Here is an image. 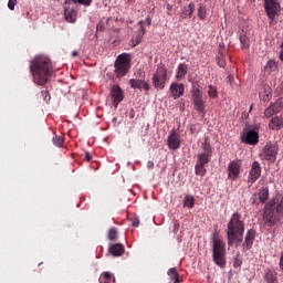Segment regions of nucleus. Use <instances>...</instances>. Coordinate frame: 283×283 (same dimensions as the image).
<instances>
[{
  "label": "nucleus",
  "mask_w": 283,
  "mask_h": 283,
  "mask_svg": "<svg viewBox=\"0 0 283 283\" xmlns=\"http://www.w3.org/2000/svg\"><path fill=\"white\" fill-rule=\"evenodd\" d=\"M72 56H78V51H73Z\"/></svg>",
  "instance_id": "864d4df0"
},
{
  "label": "nucleus",
  "mask_w": 283,
  "mask_h": 283,
  "mask_svg": "<svg viewBox=\"0 0 283 283\" xmlns=\"http://www.w3.org/2000/svg\"><path fill=\"white\" fill-rule=\"evenodd\" d=\"M275 209L279 212L280 216H283V195L281 196L280 199H277Z\"/></svg>",
  "instance_id": "f704fd0d"
},
{
  "label": "nucleus",
  "mask_w": 283,
  "mask_h": 283,
  "mask_svg": "<svg viewBox=\"0 0 283 283\" xmlns=\"http://www.w3.org/2000/svg\"><path fill=\"white\" fill-rule=\"evenodd\" d=\"M171 96L176 99L180 98L185 94V84L171 83L169 87Z\"/></svg>",
  "instance_id": "aec40b11"
},
{
  "label": "nucleus",
  "mask_w": 283,
  "mask_h": 283,
  "mask_svg": "<svg viewBox=\"0 0 283 283\" xmlns=\"http://www.w3.org/2000/svg\"><path fill=\"white\" fill-rule=\"evenodd\" d=\"M140 220L138 218L133 219L132 227H139Z\"/></svg>",
  "instance_id": "a18cd8bd"
},
{
  "label": "nucleus",
  "mask_w": 283,
  "mask_h": 283,
  "mask_svg": "<svg viewBox=\"0 0 283 283\" xmlns=\"http://www.w3.org/2000/svg\"><path fill=\"white\" fill-rule=\"evenodd\" d=\"M263 277L266 283H277V272L275 270H266Z\"/></svg>",
  "instance_id": "393cba45"
},
{
  "label": "nucleus",
  "mask_w": 283,
  "mask_h": 283,
  "mask_svg": "<svg viewBox=\"0 0 283 283\" xmlns=\"http://www.w3.org/2000/svg\"><path fill=\"white\" fill-rule=\"evenodd\" d=\"M277 151H280L277 144L268 143L263 147L260 158L263 160H269V163H275V160H277Z\"/></svg>",
  "instance_id": "9b49d317"
},
{
  "label": "nucleus",
  "mask_w": 283,
  "mask_h": 283,
  "mask_svg": "<svg viewBox=\"0 0 283 283\" xmlns=\"http://www.w3.org/2000/svg\"><path fill=\"white\" fill-rule=\"evenodd\" d=\"M232 78H233V76H231V75H228V76H227V81H228V83H229L230 85H231Z\"/></svg>",
  "instance_id": "3c124183"
},
{
  "label": "nucleus",
  "mask_w": 283,
  "mask_h": 283,
  "mask_svg": "<svg viewBox=\"0 0 283 283\" xmlns=\"http://www.w3.org/2000/svg\"><path fill=\"white\" fill-rule=\"evenodd\" d=\"M232 262H233V268H234V269H240V266H242V258H240V253H238V254L233 258Z\"/></svg>",
  "instance_id": "c9c22d12"
},
{
  "label": "nucleus",
  "mask_w": 283,
  "mask_h": 283,
  "mask_svg": "<svg viewBox=\"0 0 283 283\" xmlns=\"http://www.w3.org/2000/svg\"><path fill=\"white\" fill-rule=\"evenodd\" d=\"M14 6H17V0H9L8 1L9 10H14Z\"/></svg>",
  "instance_id": "37998d69"
},
{
  "label": "nucleus",
  "mask_w": 283,
  "mask_h": 283,
  "mask_svg": "<svg viewBox=\"0 0 283 283\" xmlns=\"http://www.w3.org/2000/svg\"><path fill=\"white\" fill-rule=\"evenodd\" d=\"M198 17H199L200 21H205V19H207V7H205V4L199 6Z\"/></svg>",
  "instance_id": "2f4dec72"
},
{
  "label": "nucleus",
  "mask_w": 283,
  "mask_h": 283,
  "mask_svg": "<svg viewBox=\"0 0 283 283\" xmlns=\"http://www.w3.org/2000/svg\"><path fill=\"white\" fill-rule=\"evenodd\" d=\"M151 81L155 90H165V85L168 81L167 69H165V66H158L157 71L153 74Z\"/></svg>",
  "instance_id": "9d476101"
},
{
  "label": "nucleus",
  "mask_w": 283,
  "mask_h": 283,
  "mask_svg": "<svg viewBox=\"0 0 283 283\" xmlns=\"http://www.w3.org/2000/svg\"><path fill=\"white\" fill-rule=\"evenodd\" d=\"M52 143L55 147H63V137L54 136Z\"/></svg>",
  "instance_id": "e433bc0d"
},
{
  "label": "nucleus",
  "mask_w": 283,
  "mask_h": 283,
  "mask_svg": "<svg viewBox=\"0 0 283 283\" xmlns=\"http://www.w3.org/2000/svg\"><path fill=\"white\" fill-rule=\"evenodd\" d=\"M280 61H282V63H283V51H281V53H280Z\"/></svg>",
  "instance_id": "5fc2aeb1"
},
{
  "label": "nucleus",
  "mask_w": 283,
  "mask_h": 283,
  "mask_svg": "<svg viewBox=\"0 0 283 283\" xmlns=\"http://www.w3.org/2000/svg\"><path fill=\"white\" fill-rule=\"evenodd\" d=\"M280 212L275 208V203H266L263 212V220L268 227H275L280 220Z\"/></svg>",
  "instance_id": "6e6552de"
},
{
  "label": "nucleus",
  "mask_w": 283,
  "mask_h": 283,
  "mask_svg": "<svg viewBox=\"0 0 283 283\" xmlns=\"http://www.w3.org/2000/svg\"><path fill=\"white\" fill-rule=\"evenodd\" d=\"M283 109V97H279L275 103L270 105L265 111H264V116L265 118H271V116L275 114H280Z\"/></svg>",
  "instance_id": "4468645a"
},
{
  "label": "nucleus",
  "mask_w": 283,
  "mask_h": 283,
  "mask_svg": "<svg viewBox=\"0 0 283 283\" xmlns=\"http://www.w3.org/2000/svg\"><path fill=\"white\" fill-rule=\"evenodd\" d=\"M189 83H191V94H192V96L198 95V94H202V90H200V80H198V77L189 80Z\"/></svg>",
  "instance_id": "a878e982"
},
{
  "label": "nucleus",
  "mask_w": 283,
  "mask_h": 283,
  "mask_svg": "<svg viewBox=\"0 0 283 283\" xmlns=\"http://www.w3.org/2000/svg\"><path fill=\"white\" fill-rule=\"evenodd\" d=\"M218 65L219 67H226L227 63L224 61H222L220 57H218Z\"/></svg>",
  "instance_id": "49530a36"
},
{
  "label": "nucleus",
  "mask_w": 283,
  "mask_h": 283,
  "mask_svg": "<svg viewBox=\"0 0 283 283\" xmlns=\"http://www.w3.org/2000/svg\"><path fill=\"white\" fill-rule=\"evenodd\" d=\"M253 242H255V230L250 229L247 231L244 241L242 243L243 253H245V251H251V249H253Z\"/></svg>",
  "instance_id": "dca6fc26"
},
{
  "label": "nucleus",
  "mask_w": 283,
  "mask_h": 283,
  "mask_svg": "<svg viewBox=\"0 0 283 283\" xmlns=\"http://www.w3.org/2000/svg\"><path fill=\"white\" fill-rule=\"evenodd\" d=\"M253 109V105L250 106V112Z\"/></svg>",
  "instance_id": "4d7b16f0"
},
{
  "label": "nucleus",
  "mask_w": 283,
  "mask_h": 283,
  "mask_svg": "<svg viewBox=\"0 0 283 283\" xmlns=\"http://www.w3.org/2000/svg\"><path fill=\"white\" fill-rule=\"evenodd\" d=\"M180 134L176 130H171L167 138L168 148L172 150L180 149Z\"/></svg>",
  "instance_id": "6ab92c4d"
},
{
  "label": "nucleus",
  "mask_w": 283,
  "mask_h": 283,
  "mask_svg": "<svg viewBox=\"0 0 283 283\" xmlns=\"http://www.w3.org/2000/svg\"><path fill=\"white\" fill-rule=\"evenodd\" d=\"M111 96L113 98V105L114 107H118V104L123 103V99L125 98V95L123 94V88L118 85H113L111 90Z\"/></svg>",
  "instance_id": "f3484780"
},
{
  "label": "nucleus",
  "mask_w": 283,
  "mask_h": 283,
  "mask_svg": "<svg viewBox=\"0 0 283 283\" xmlns=\"http://www.w3.org/2000/svg\"><path fill=\"white\" fill-rule=\"evenodd\" d=\"M240 43H241L242 50H247L251 45V40L247 36V34L241 33L240 34Z\"/></svg>",
  "instance_id": "c756f323"
},
{
  "label": "nucleus",
  "mask_w": 283,
  "mask_h": 283,
  "mask_svg": "<svg viewBox=\"0 0 283 283\" xmlns=\"http://www.w3.org/2000/svg\"><path fill=\"white\" fill-rule=\"evenodd\" d=\"M195 172H196V176H201V177H203V176H206V174H207V169L205 168L203 165H201V164H196V166H195Z\"/></svg>",
  "instance_id": "7c9ffc66"
},
{
  "label": "nucleus",
  "mask_w": 283,
  "mask_h": 283,
  "mask_svg": "<svg viewBox=\"0 0 283 283\" xmlns=\"http://www.w3.org/2000/svg\"><path fill=\"white\" fill-rule=\"evenodd\" d=\"M104 277L106 280L105 283H109L112 282V280H113V283H116V279L114 276L112 277V274L109 272H105Z\"/></svg>",
  "instance_id": "ea45409f"
},
{
  "label": "nucleus",
  "mask_w": 283,
  "mask_h": 283,
  "mask_svg": "<svg viewBox=\"0 0 283 283\" xmlns=\"http://www.w3.org/2000/svg\"><path fill=\"white\" fill-rule=\"evenodd\" d=\"M108 253H112L114 258H120L125 253V248L120 243H115L108 248Z\"/></svg>",
  "instance_id": "4be33fe9"
},
{
  "label": "nucleus",
  "mask_w": 283,
  "mask_h": 283,
  "mask_svg": "<svg viewBox=\"0 0 283 283\" xmlns=\"http://www.w3.org/2000/svg\"><path fill=\"white\" fill-rule=\"evenodd\" d=\"M193 10H196V4L193 2H190L187 7H184L181 18L191 19V17L193 15Z\"/></svg>",
  "instance_id": "5701e85b"
},
{
  "label": "nucleus",
  "mask_w": 283,
  "mask_h": 283,
  "mask_svg": "<svg viewBox=\"0 0 283 283\" xmlns=\"http://www.w3.org/2000/svg\"><path fill=\"white\" fill-rule=\"evenodd\" d=\"M262 176V166L260 161H253L249 171L248 182L253 185Z\"/></svg>",
  "instance_id": "f8f14e48"
},
{
  "label": "nucleus",
  "mask_w": 283,
  "mask_h": 283,
  "mask_svg": "<svg viewBox=\"0 0 283 283\" xmlns=\"http://www.w3.org/2000/svg\"><path fill=\"white\" fill-rule=\"evenodd\" d=\"M227 240L228 247H240L244 240V220L240 212H234L228 222Z\"/></svg>",
  "instance_id": "f03ea898"
},
{
  "label": "nucleus",
  "mask_w": 283,
  "mask_h": 283,
  "mask_svg": "<svg viewBox=\"0 0 283 283\" xmlns=\"http://www.w3.org/2000/svg\"><path fill=\"white\" fill-rule=\"evenodd\" d=\"M263 7L265 10V14L269 19L270 25H273L275 19L280 17V10H281L280 3L275 0H263Z\"/></svg>",
  "instance_id": "0eeeda50"
},
{
  "label": "nucleus",
  "mask_w": 283,
  "mask_h": 283,
  "mask_svg": "<svg viewBox=\"0 0 283 283\" xmlns=\"http://www.w3.org/2000/svg\"><path fill=\"white\" fill-rule=\"evenodd\" d=\"M192 103L195 109H197L199 114H206L205 109L207 106L205 105V98L202 97V93L192 95Z\"/></svg>",
  "instance_id": "412c9836"
},
{
  "label": "nucleus",
  "mask_w": 283,
  "mask_h": 283,
  "mask_svg": "<svg viewBox=\"0 0 283 283\" xmlns=\"http://www.w3.org/2000/svg\"><path fill=\"white\" fill-rule=\"evenodd\" d=\"M211 160V155L208 153H201L198 155L197 165H209V161Z\"/></svg>",
  "instance_id": "cd10ccee"
},
{
  "label": "nucleus",
  "mask_w": 283,
  "mask_h": 283,
  "mask_svg": "<svg viewBox=\"0 0 283 283\" xmlns=\"http://www.w3.org/2000/svg\"><path fill=\"white\" fill-rule=\"evenodd\" d=\"M281 48H283V42L281 43Z\"/></svg>",
  "instance_id": "13d9d810"
},
{
  "label": "nucleus",
  "mask_w": 283,
  "mask_h": 283,
  "mask_svg": "<svg viewBox=\"0 0 283 283\" xmlns=\"http://www.w3.org/2000/svg\"><path fill=\"white\" fill-rule=\"evenodd\" d=\"M151 25V18L147 17L145 20H139L137 22L138 30L135 31L133 38L130 39L132 48H136L139 43H143V36L147 34V27Z\"/></svg>",
  "instance_id": "423d86ee"
},
{
  "label": "nucleus",
  "mask_w": 283,
  "mask_h": 283,
  "mask_svg": "<svg viewBox=\"0 0 283 283\" xmlns=\"http://www.w3.org/2000/svg\"><path fill=\"white\" fill-rule=\"evenodd\" d=\"M168 275L172 276V281L176 280V279L177 280L180 279V274H178V271H176V268H170L168 270Z\"/></svg>",
  "instance_id": "4c0bfd02"
},
{
  "label": "nucleus",
  "mask_w": 283,
  "mask_h": 283,
  "mask_svg": "<svg viewBox=\"0 0 283 283\" xmlns=\"http://www.w3.org/2000/svg\"><path fill=\"white\" fill-rule=\"evenodd\" d=\"M266 200H269L268 187H262L261 189H259V192L253 193L251 197L252 205H258V202H262V205H264Z\"/></svg>",
  "instance_id": "2eb2a0df"
},
{
  "label": "nucleus",
  "mask_w": 283,
  "mask_h": 283,
  "mask_svg": "<svg viewBox=\"0 0 283 283\" xmlns=\"http://www.w3.org/2000/svg\"><path fill=\"white\" fill-rule=\"evenodd\" d=\"M41 95L43 96V99L48 103V102H50V92H48V91H42L41 92Z\"/></svg>",
  "instance_id": "a19ab883"
},
{
  "label": "nucleus",
  "mask_w": 283,
  "mask_h": 283,
  "mask_svg": "<svg viewBox=\"0 0 283 283\" xmlns=\"http://www.w3.org/2000/svg\"><path fill=\"white\" fill-rule=\"evenodd\" d=\"M128 83L132 90H144V92H149V90H151L149 83L143 78H130Z\"/></svg>",
  "instance_id": "a211bd4d"
},
{
  "label": "nucleus",
  "mask_w": 283,
  "mask_h": 283,
  "mask_svg": "<svg viewBox=\"0 0 283 283\" xmlns=\"http://www.w3.org/2000/svg\"><path fill=\"white\" fill-rule=\"evenodd\" d=\"M108 240L112 242H116L118 240V231H116V228H111L108 231Z\"/></svg>",
  "instance_id": "72a5a7b5"
},
{
  "label": "nucleus",
  "mask_w": 283,
  "mask_h": 283,
  "mask_svg": "<svg viewBox=\"0 0 283 283\" xmlns=\"http://www.w3.org/2000/svg\"><path fill=\"white\" fill-rule=\"evenodd\" d=\"M242 167V163L239 159L232 160L228 165V178L230 180H238L240 176V169Z\"/></svg>",
  "instance_id": "ddd939ff"
},
{
  "label": "nucleus",
  "mask_w": 283,
  "mask_h": 283,
  "mask_svg": "<svg viewBox=\"0 0 283 283\" xmlns=\"http://www.w3.org/2000/svg\"><path fill=\"white\" fill-rule=\"evenodd\" d=\"M114 72L118 78L127 75V72L132 70V55L129 53L119 54L114 63Z\"/></svg>",
  "instance_id": "39448f33"
},
{
  "label": "nucleus",
  "mask_w": 283,
  "mask_h": 283,
  "mask_svg": "<svg viewBox=\"0 0 283 283\" xmlns=\"http://www.w3.org/2000/svg\"><path fill=\"white\" fill-rule=\"evenodd\" d=\"M189 70V66H187V64L185 63H180L177 67V74H176V78L180 80V78H185V76L187 75V72Z\"/></svg>",
  "instance_id": "bb28decb"
},
{
  "label": "nucleus",
  "mask_w": 283,
  "mask_h": 283,
  "mask_svg": "<svg viewBox=\"0 0 283 283\" xmlns=\"http://www.w3.org/2000/svg\"><path fill=\"white\" fill-rule=\"evenodd\" d=\"M166 9L168 10V12H171V10H174V7L171 4H167Z\"/></svg>",
  "instance_id": "8fccbe9b"
},
{
  "label": "nucleus",
  "mask_w": 283,
  "mask_h": 283,
  "mask_svg": "<svg viewBox=\"0 0 283 283\" xmlns=\"http://www.w3.org/2000/svg\"><path fill=\"white\" fill-rule=\"evenodd\" d=\"M201 147L203 149V154L211 155V145H209V143L207 142L202 143Z\"/></svg>",
  "instance_id": "58836bf2"
},
{
  "label": "nucleus",
  "mask_w": 283,
  "mask_h": 283,
  "mask_svg": "<svg viewBox=\"0 0 283 283\" xmlns=\"http://www.w3.org/2000/svg\"><path fill=\"white\" fill-rule=\"evenodd\" d=\"M96 28H97V30H101V31H103V29H104V28H103V24H97Z\"/></svg>",
  "instance_id": "603ef678"
},
{
  "label": "nucleus",
  "mask_w": 283,
  "mask_h": 283,
  "mask_svg": "<svg viewBox=\"0 0 283 283\" xmlns=\"http://www.w3.org/2000/svg\"><path fill=\"white\" fill-rule=\"evenodd\" d=\"M30 72L36 85H45L52 76V62L50 57L38 55L30 64Z\"/></svg>",
  "instance_id": "f257e3e1"
},
{
  "label": "nucleus",
  "mask_w": 283,
  "mask_h": 283,
  "mask_svg": "<svg viewBox=\"0 0 283 283\" xmlns=\"http://www.w3.org/2000/svg\"><path fill=\"white\" fill-rule=\"evenodd\" d=\"M76 3H81V6H92V0H65L64 19L67 23H76Z\"/></svg>",
  "instance_id": "20e7f679"
},
{
  "label": "nucleus",
  "mask_w": 283,
  "mask_h": 283,
  "mask_svg": "<svg viewBox=\"0 0 283 283\" xmlns=\"http://www.w3.org/2000/svg\"><path fill=\"white\" fill-rule=\"evenodd\" d=\"M179 229H180V223H178V221H174V233H178Z\"/></svg>",
  "instance_id": "c03bdc74"
},
{
  "label": "nucleus",
  "mask_w": 283,
  "mask_h": 283,
  "mask_svg": "<svg viewBox=\"0 0 283 283\" xmlns=\"http://www.w3.org/2000/svg\"><path fill=\"white\" fill-rule=\"evenodd\" d=\"M196 205V199L189 195H186L184 197V207H187V209H193V206Z\"/></svg>",
  "instance_id": "c85d7f7f"
},
{
  "label": "nucleus",
  "mask_w": 283,
  "mask_h": 283,
  "mask_svg": "<svg viewBox=\"0 0 283 283\" xmlns=\"http://www.w3.org/2000/svg\"><path fill=\"white\" fill-rule=\"evenodd\" d=\"M147 169H154V161L149 160L147 163Z\"/></svg>",
  "instance_id": "de8ad7c7"
},
{
  "label": "nucleus",
  "mask_w": 283,
  "mask_h": 283,
  "mask_svg": "<svg viewBox=\"0 0 283 283\" xmlns=\"http://www.w3.org/2000/svg\"><path fill=\"white\" fill-rule=\"evenodd\" d=\"M85 158L87 161L92 160V155L90 153H85Z\"/></svg>",
  "instance_id": "09e8293b"
},
{
  "label": "nucleus",
  "mask_w": 283,
  "mask_h": 283,
  "mask_svg": "<svg viewBox=\"0 0 283 283\" xmlns=\"http://www.w3.org/2000/svg\"><path fill=\"white\" fill-rule=\"evenodd\" d=\"M266 66L270 67V70H275L277 67V64H275V61L270 60L268 61Z\"/></svg>",
  "instance_id": "79ce46f5"
},
{
  "label": "nucleus",
  "mask_w": 283,
  "mask_h": 283,
  "mask_svg": "<svg viewBox=\"0 0 283 283\" xmlns=\"http://www.w3.org/2000/svg\"><path fill=\"white\" fill-rule=\"evenodd\" d=\"M224 247H226L224 241L213 235L212 260L217 266H220V269H224V266H227V260L224 259L227 255V249Z\"/></svg>",
  "instance_id": "7ed1b4c3"
},
{
  "label": "nucleus",
  "mask_w": 283,
  "mask_h": 283,
  "mask_svg": "<svg viewBox=\"0 0 283 283\" xmlns=\"http://www.w3.org/2000/svg\"><path fill=\"white\" fill-rule=\"evenodd\" d=\"M174 283H180V279L172 280Z\"/></svg>",
  "instance_id": "6e6d98bb"
},
{
  "label": "nucleus",
  "mask_w": 283,
  "mask_h": 283,
  "mask_svg": "<svg viewBox=\"0 0 283 283\" xmlns=\"http://www.w3.org/2000/svg\"><path fill=\"white\" fill-rule=\"evenodd\" d=\"M241 143L244 145H258L260 143V134L251 125H245L241 134Z\"/></svg>",
  "instance_id": "1a4fd4ad"
},
{
  "label": "nucleus",
  "mask_w": 283,
  "mask_h": 283,
  "mask_svg": "<svg viewBox=\"0 0 283 283\" xmlns=\"http://www.w3.org/2000/svg\"><path fill=\"white\" fill-rule=\"evenodd\" d=\"M208 96L211 99L218 98V88H216V86H213V85H209L208 86Z\"/></svg>",
  "instance_id": "473e14b6"
},
{
  "label": "nucleus",
  "mask_w": 283,
  "mask_h": 283,
  "mask_svg": "<svg viewBox=\"0 0 283 283\" xmlns=\"http://www.w3.org/2000/svg\"><path fill=\"white\" fill-rule=\"evenodd\" d=\"M270 129H282L283 127V117L282 116H275L269 122Z\"/></svg>",
  "instance_id": "b1692460"
}]
</instances>
